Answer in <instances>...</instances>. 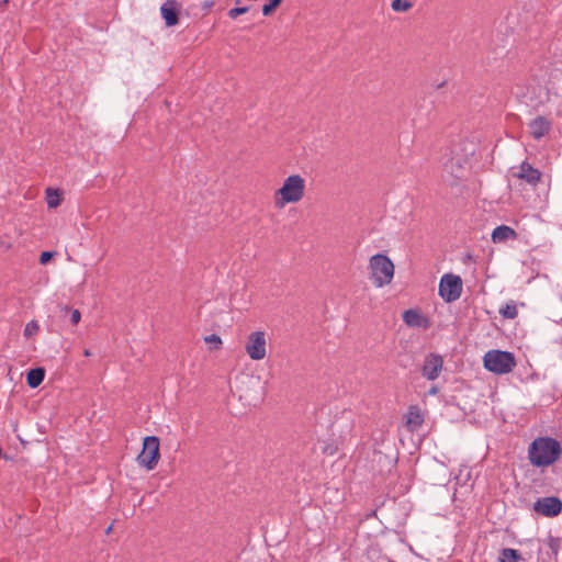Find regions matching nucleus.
<instances>
[{
  "instance_id": "nucleus-12",
  "label": "nucleus",
  "mask_w": 562,
  "mask_h": 562,
  "mask_svg": "<svg viewBox=\"0 0 562 562\" xmlns=\"http://www.w3.org/2000/svg\"><path fill=\"white\" fill-rule=\"evenodd\" d=\"M160 13L167 26L178 23V5L173 0H167L160 8Z\"/></svg>"
},
{
  "instance_id": "nucleus-11",
  "label": "nucleus",
  "mask_w": 562,
  "mask_h": 562,
  "mask_svg": "<svg viewBox=\"0 0 562 562\" xmlns=\"http://www.w3.org/2000/svg\"><path fill=\"white\" fill-rule=\"evenodd\" d=\"M425 420V414L418 406H409L404 415V426L407 431L415 432L420 429Z\"/></svg>"
},
{
  "instance_id": "nucleus-4",
  "label": "nucleus",
  "mask_w": 562,
  "mask_h": 562,
  "mask_svg": "<svg viewBox=\"0 0 562 562\" xmlns=\"http://www.w3.org/2000/svg\"><path fill=\"white\" fill-rule=\"evenodd\" d=\"M269 338L263 329L250 331L244 341V349L252 361H261L268 356Z\"/></svg>"
},
{
  "instance_id": "nucleus-28",
  "label": "nucleus",
  "mask_w": 562,
  "mask_h": 562,
  "mask_svg": "<svg viewBox=\"0 0 562 562\" xmlns=\"http://www.w3.org/2000/svg\"><path fill=\"white\" fill-rule=\"evenodd\" d=\"M8 2H9V0H3L2 2H0V7H1V5H7V4H8Z\"/></svg>"
},
{
  "instance_id": "nucleus-30",
  "label": "nucleus",
  "mask_w": 562,
  "mask_h": 562,
  "mask_svg": "<svg viewBox=\"0 0 562 562\" xmlns=\"http://www.w3.org/2000/svg\"><path fill=\"white\" fill-rule=\"evenodd\" d=\"M389 562H393V561L390 560Z\"/></svg>"
},
{
  "instance_id": "nucleus-24",
  "label": "nucleus",
  "mask_w": 562,
  "mask_h": 562,
  "mask_svg": "<svg viewBox=\"0 0 562 562\" xmlns=\"http://www.w3.org/2000/svg\"><path fill=\"white\" fill-rule=\"evenodd\" d=\"M248 7H237V8H233L228 11V16L231 19H236L238 15L240 14H245L248 12Z\"/></svg>"
},
{
  "instance_id": "nucleus-9",
  "label": "nucleus",
  "mask_w": 562,
  "mask_h": 562,
  "mask_svg": "<svg viewBox=\"0 0 562 562\" xmlns=\"http://www.w3.org/2000/svg\"><path fill=\"white\" fill-rule=\"evenodd\" d=\"M443 360L439 355L431 353L425 358L422 374L429 381L436 380L442 371Z\"/></svg>"
},
{
  "instance_id": "nucleus-6",
  "label": "nucleus",
  "mask_w": 562,
  "mask_h": 562,
  "mask_svg": "<svg viewBox=\"0 0 562 562\" xmlns=\"http://www.w3.org/2000/svg\"><path fill=\"white\" fill-rule=\"evenodd\" d=\"M160 441L156 436H147L143 439L140 453L136 458L139 467L147 471L154 470L160 459Z\"/></svg>"
},
{
  "instance_id": "nucleus-7",
  "label": "nucleus",
  "mask_w": 562,
  "mask_h": 562,
  "mask_svg": "<svg viewBox=\"0 0 562 562\" xmlns=\"http://www.w3.org/2000/svg\"><path fill=\"white\" fill-rule=\"evenodd\" d=\"M463 283L459 276L447 273L443 274L439 282V295L441 299L451 303L457 301L462 294Z\"/></svg>"
},
{
  "instance_id": "nucleus-26",
  "label": "nucleus",
  "mask_w": 562,
  "mask_h": 562,
  "mask_svg": "<svg viewBox=\"0 0 562 562\" xmlns=\"http://www.w3.org/2000/svg\"><path fill=\"white\" fill-rule=\"evenodd\" d=\"M54 256V252H50V251H43L40 256V262L42 265H46L50 259L52 257Z\"/></svg>"
},
{
  "instance_id": "nucleus-18",
  "label": "nucleus",
  "mask_w": 562,
  "mask_h": 562,
  "mask_svg": "<svg viewBox=\"0 0 562 562\" xmlns=\"http://www.w3.org/2000/svg\"><path fill=\"white\" fill-rule=\"evenodd\" d=\"M499 562H519L521 560L520 553L515 549H503L498 558Z\"/></svg>"
},
{
  "instance_id": "nucleus-13",
  "label": "nucleus",
  "mask_w": 562,
  "mask_h": 562,
  "mask_svg": "<svg viewBox=\"0 0 562 562\" xmlns=\"http://www.w3.org/2000/svg\"><path fill=\"white\" fill-rule=\"evenodd\" d=\"M530 134L533 138L539 139L543 137L550 130V122L544 117H536L529 124Z\"/></svg>"
},
{
  "instance_id": "nucleus-10",
  "label": "nucleus",
  "mask_w": 562,
  "mask_h": 562,
  "mask_svg": "<svg viewBox=\"0 0 562 562\" xmlns=\"http://www.w3.org/2000/svg\"><path fill=\"white\" fill-rule=\"evenodd\" d=\"M533 508L547 517H554L562 510V503L558 497H543L535 503Z\"/></svg>"
},
{
  "instance_id": "nucleus-15",
  "label": "nucleus",
  "mask_w": 562,
  "mask_h": 562,
  "mask_svg": "<svg viewBox=\"0 0 562 562\" xmlns=\"http://www.w3.org/2000/svg\"><path fill=\"white\" fill-rule=\"evenodd\" d=\"M403 321L411 327H422L425 325V317L416 310H407L403 313Z\"/></svg>"
},
{
  "instance_id": "nucleus-25",
  "label": "nucleus",
  "mask_w": 562,
  "mask_h": 562,
  "mask_svg": "<svg viewBox=\"0 0 562 562\" xmlns=\"http://www.w3.org/2000/svg\"><path fill=\"white\" fill-rule=\"evenodd\" d=\"M71 316H70V321L72 323V325H77L80 319H81V313L79 310H71L70 312Z\"/></svg>"
},
{
  "instance_id": "nucleus-2",
  "label": "nucleus",
  "mask_w": 562,
  "mask_h": 562,
  "mask_svg": "<svg viewBox=\"0 0 562 562\" xmlns=\"http://www.w3.org/2000/svg\"><path fill=\"white\" fill-rule=\"evenodd\" d=\"M561 446L551 437H538L528 448V460L537 468H547L558 461Z\"/></svg>"
},
{
  "instance_id": "nucleus-19",
  "label": "nucleus",
  "mask_w": 562,
  "mask_h": 562,
  "mask_svg": "<svg viewBox=\"0 0 562 562\" xmlns=\"http://www.w3.org/2000/svg\"><path fill=\"white\" fill-rule=\"evenodd\" d=\"M204 342L209 345L210 349L213 351H217L223 346L222 338L216 334L207 335L203 338Z\"/></svg>"
},
{
  "instance_id": "nucleus-3",
  "label": "nucleus",
  "mask_w": 562,
  "mask_h": 562,
  "mask_svg": "<svg viewBox=\"0 0 562 562\" xmlns=\"http://www.w3.org/2000/svg\"><path fill=\"white\" fill-rule=\"evenodd\" d=\"M369 274L375 288L389 285L395 272L392 260L383 254H376L370 257L368 263Z\"/></svg>"
},
{
  "instance_id": "nucleus-22",
  "label": "nucleus",
  "mask_w": 562,
  "mask_h": 562,
  "mask_svg": "<svg viewBox=\"0 0 562 562\" xmlns=\"http://www.w3.org/2000/svg\"><path fill=\"white\" fill-rule=\"evenodd\" d=\"M40 330V325L36 321L29 322L24 327V336L26 338H31L35 335H37Z\"/></svg>"
},
{
  "instance_id": "nucleus-20",
  "label": "nucleus",
  "mask_w": 562,
  "mask_h": 562,
  "mask_svg": "<svg viewBox=\"0 0 562 562\" xmlns=\"http://www.w3.org/2000/svg\"><path fill=\"white\" fill-rule=\"evenodd\" d=\"M413 2L407 0H392L391 8L394 12H407L413 8Z\"/></svg>"
},
{
  "instance_id": "nucleus-23",
  "label": "nucleus",
  "mask_w": 562,
  "mask_h": 562,
  "mask_svg": "<svg viewBox=\"0 0 562 562\" xmlns=\"http://www.w3.org/2000/svg\"><path fill=\"white\" fill-rule=\"evenodd\" d=\"M282 0H269V3L262 7V14L270 15L280 4Z\"/></svg>"
},
{
  "instance_id": "nucleus-29",
  "label": "nucleus",
  "mask_w": 562,
  "mask_h": 562,
  "mask_svg": "<svg viewBox=\"0 0 562 562\" xmlns=\"http://www.w3.org/2000/svg\"><path fill=\"white\" fill-rule=\"evenodd\" d=\"M111 530H112V525L108 527V529H106V531H105V532H106V533H110V532H111Z\"/></svg>"
},
{
  "instance_id": "nucleus-8",
  "label": "nucleus",
  "mask_w": 562,
  "mask_h": 562,
  "mask_svg": "<svg viewBox=\"0 0 562 562\" xmlns=\"http://www.w3.org/2000/svg\"><path fill=\"white\" fill-rule=\"evenodd\" d=\"M512 176L519 180L526 181L531 186H536L541 180V172L527 161H524L519 166L514 167L512 169Z\"/></svg>"
},
{
  "instance_id": "nucleus-14",
  "label": "nucleus",
  "mask_w": 562,
  "mask_h": 562,
  "mask_svg": "<svg viewBox=\"0 0 562 562\" xmlns=\"http://www.w3.org/2000/svg\"><path fill=\"white\" fill-rule=\"evenodd\" d=\"M492 240L493 243H504L508 239H516L517 233L515 229L507 225H499L492 232Z\"/></svg>"
},
{
  "instance_id": "nucleus-17",
  "label": "nucleus",
  "mask_w": 562,
  "mask_h": 562,
  "mask_svg": "<svg viewBox=\"0 0 562 562\" xmlns=\"http://www.w3.org/2000/svg\"><path fill=\"white\" fill-rule=\"evenodd\" d=\"M45 200L49 209H56L61 203V194L57 189L47 188L45 190Z\"/></svg>"
},
{
  "instance_id": "nucleus-16",
  "label": "nucleus",
  "mask_w": 562,
  "mask_h": 562,
  "mask_svg": "<svg viewBox=\"0 0 562 562\" xmlns=\"http://www.w3.org/2000/svg\"><path fill=\"white\" fill-rule=\"evenodd\" d=\"M45 370L43 368H35L27 372L26 382L32 389L37 387L44 380Z\"/></svg>"
},
{
  "instance_id": "nucleus-5",
  "label": "nucleus",
  "mask_w": 562,
  "mask_h": 562,
  "mask_svg": "<svg viewBox=\"0 0 562 562\" xmlns=\"http://www.w3.org/2000/svg\"><path fill=\"white\" fill-rule=\"evenodd\" d=\"M484 368L495 374H506L516 367V360L512 352L503 350H490L483 358Z\"/></svg>"
},
{
  "instance_id": "nucleus-21",
  "label": "nucleus",
  "mask_w": 562,
  "mask_h": 562,
  "mask_svg": "<svg viewBox=\"0 0 562 562\" xmlns=\"http://www.w3.org/2000/svg\"><path fill=\"white\" fill-rule=\"evenodd\" d=\"M499 314L505 318H515L518 314L517 306L514 303H508L499 308Z\"/></svg>"
},
{
  "instance_id": "nucleus-1",
  "label": "nucleus",
  "mask_w": 562,
  "mask_h": 562,
  "mask_svg": "<svg viewBox=\"0 0 562 562\" xmlns=\"http://www.w3.org/2000/svg\"><path fill=\"white\" fill-rule=\"evenodd\" d=\"M306 193V180L299 173L285 177L281 186L273 192L272 202L277 210L300 203Z\"/></svg>"
},
{
  "instance_id": "nucleus-27",
  "label": "nucleus",
  "mask_w": 562,
  "mask_h": 562,
  "mask_svg": "<svg viewBox=\"0 0 562 562\" xmlns=\"http://www.w3.org/2000/svg\"><path fill=\"white\" fill-rule=\"evenodd\" d=\"M83 355H85L86 357H90V356H91V352H90V350H89V349H86V350L83 351Z\"/></svg>"
}]
</instances>
